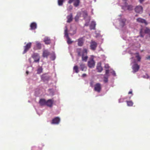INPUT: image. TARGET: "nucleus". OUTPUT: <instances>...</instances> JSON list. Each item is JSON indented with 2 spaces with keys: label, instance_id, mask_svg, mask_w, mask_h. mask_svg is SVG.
I'll use <instances>...</instances> for the list:
<instances>
[{
  "label": "nucleus",
  "instance_id": "f3484780",
  "mask_svg": "<svg viewBox=\"0 0 150 150\" xmlns=\"http://www.w3.org/2000/svg\"><path fill=\"white\" fill-rule=\"evenodd\" d=\"M67 23H69L71 22L73 19L72 13H71L67 17Z\"/></svg>",
  "mask_w": 150,
  "mask_h": 150
},
{
  "label": "nucleus",
  "instance_id": "393cba45",
  "mask_svg": "<svg viewBox=\"0 0 150 150\" xmlns=\"http://www.w3.org/2000/svg\"><path fill=\"white\" fill-rule=\"evenodd\" d=\"M64 0H58V4L59 6H62L63 5Z\"/></svg>",
  "mask_w": 150,
  "mask_h": 150
},
{
  "label": "nucleus",
  "instance_id": "f704fd0d",
  "mask_svg": "<svg viewBox=\"0 0 150 150\" xmlns=\"http://www.w3.org/2000/svg\"><path fill=\"white\" fill-rule=\"evenodd\" d=\"M80 17V16L78 15H77L75 18V20L76 21H77Z\"/></svg>",
  "mask_w": 150,
  "mask_h": 150
},
{
  "label": "nucleus",
  "instance_id": "20e7f679",
  "mask_svg": "<svg viewBox=\"0 0 150 150\" xmlns=\"http://www.w3.org/2000/svg\"><path fill=\"white\" fill-rule=\"evenodd\" d=\"M95 65V62L93 58L89 59L88 62V66L90 68L94 67Z\"/></svg>",
  "mask_w": 150,
  "mask_h": 150
},
{
  "label": "nucleus",
  "instance_id": "4be33fe9",
  "mask_svg": "<svg viewBox=\"0 0 150 150\" xmlns=\"http://www.w3.org/2000/svg\"><path fill=\"white\" fill-rule=\"evenodd\" d=\"M42 79L44 81H48L50 79V77L48 76L43 75L42 76Z\"/></svg>",
  "mask_w": 150,
  "mask_h": 150
},
{
  "label": "nucleus",
  "instance_id": "423d86ee",
  "mask_svg": "<svg viewBox=\"0 0 150 150\" xmlns=\"http://www.w3.org/2000/svg\"><path fill=\"white\" fill-rule=\"evenodd\" d=\"M32 45V43L30 42L27 43L26 45L24 46V50L23 54L26 53L27 51L30 48Z\"/></svg>",
  "mask_w": 150,
  "mask_h": 150
},
{
  "label": "nucleus",
  "instance_id": "c756f323",
  "mask_svg": "<svg viewBox=\"0 0 150 150\" xmlns=\"http://www.w3.org/2000/svg\"><path fill=\"white\" fill-rule=\"evenodd\" d=\"M88 16L87 12L86 11H83V17L85 19Z\"/></svg>",
  "mask_w": 150,
  "mask_h": 150
},
{
  "label": "nucleus",
  "instance_id": "aec40b11",
  "mask_svg": "<svg viewBox=\"0 0 150 150\" xmlns=\"http://www.w3.org/2000/svg\"><path fill=\"white\" fill-rule=\"evenodd\" d=\"M46 101L44 99H41L39 101L40 105H46Z\"/></svg>",
  "mask_w": 150,
  "mask_h": 150
},
{
  "label": "nucleus",
  "instance_id": "c03bdc74",
  "mask_svg": "<svg viewBox=\"0 0 150 150\" xmlns=\"http://www.w3.org/2000/svg\"><path fill=\"white\" fill-rule=\"evenodd\" d=\"M85 26H88V23H86L85 24Z\"/></svg>",
  "mask_w": 150,
  "mask_h": 150
},
{
  "label": "nucleus",
  "instance_id": "c9c22d12",
  "mask_svg": "<svg viewBox=\"0 0 150 150\" xmlns=\"http://www.w3.org/2000/svg\"><path fill=\"white\" fill-rule=\"evenodd\" d=\"M93 83H94V82L93 81H91V82L90 83V84L91 86V87H93Z\"/></svg>",
  "mask_w": 150,
  "mask_h": 150
},
{
  "label": "nucleus",
  "instance_id": "473e14b6",
  "mask_svg": "<svg viewBox=\"0 0 150 150\" xmlns=\"http://www.w3.org/2000/svg\"><path fill=\"white\" fill-rule=\"evenodd\" d=\"M126 22V20L125 19L122 20L121 21V25L122 27L124 26L125 25V23Z\"/></svg>",
  "mask_w": 150,
  "mask_h": 150
},
{
  "label": "nucleus",
  "instance_id": "7c9ffc66",
  "mask_svg": "<svg viewBox=\"0 0 150 150\" xmlns=\"http://www.w3.org/2000/svg\"><path fill=\"white\" fill-rule=\"evenodd\" d=\"M140 35L141 37H143L144 36V33H143V29L142 28L140 29Z\"/></svg>",
  "mask_w": 150,
  "mask_h": 150
},
{
  "label": "nucleus",
  "instance_id": "a19ab883",
  "mask_svg": "<svg viewBox=\"0 0 150 150\" xmlns=\"http://www.w3.org/2000/svg\"><path fill=\"white\" fill-rule=\"evenodd\" d=\"M42 71V69H40V68H39V69H38V72H41Z\"/></svg>",
  "mask_w": 150,
  "mask_h": 150
},
{
  "label": "nucleus",
  "instance_id": "f03ea898",
  "mask_svg": "<svg viewBox=\"0 0 150 150\" xmlns=\"http://www.w3.org/2000/svg\"><path fill=\"white\" fill-rule=\"evenodd\" d=\"M32 57L34 60V62H39L40 57L38 53H34L32 55Z\"/></svg>",
  "mask_w": 150,
  "mask_h": 150
},
{
  "label": "nucleus",
  "instance_id": "f8f14e48",
  "mask_svg": "<svg viewBox=\"0 0 150 150\" xmlns=\"http://www.w3.org/2000/svg\"><path fill=\"white\" fill-rule=\"evenodd\" d=\"M137 21L141 23H144L145 25L147 24V23L146 21L144 19L140 18H139L136 19Z\"/></svg>",
  "mask_w": 150,
  "mask_h": 150
},
{
  "label": "nucleus",
  "instance_id": "4c0bfd02",
  "mask_svg": "<svg viewBox=\"0 0 150 150\" xmlns=\"http://www.w3.org/2000/svg\"><path fill=\"white\" fill-rule=\"evenodd\" d=\"M104 67L105 68L108 69L109 68V66L107 64H105V66Z\"/></svg>",
  "mask_w": 150,
  "mask_h": 150
},
{
  "label": "nucleus",
  "instance_id": "09e8293b",
  "mask_svg": "<svg viewBox=\"0 0 150 150\" xmlns=\"http://www.w3.org/2000/svg\"><path fill=\"white\" fill-rule=\"evenodd\" d=\"M136 16H137V15H136Z\"/></svg>",
  "mask_w": 150,
  "mask_h": 150
},
{
  "label": "nucleus",
  "instance_id": "37998d69",
  "mask_svg": "<svg viewBox=\"0 0 150 150\" xmlns=\"http://www.w3.org/2000/svg\"><path fill=\"white\" fill-rule=\"evenodd\" d=\"M144 0H139V1L140 3H142Z\"/></svg>",
  "mask_w": 150,
  "mask_h": 150
},
{
  "label": "nucleus",
  "instance_id": "de8ad7c7",
  "mask_svg": "<svg viewBox=\"0 0 150 150\" xmlns=\"http://www.w3.org/2000/svg\"><path fill=\"white\" fill-rule=\"evenodd\" d=\"M26 73H27V74H28V71H26Z\"/></svg>",
  "mask_w": 150,
  "mask_h": 150
},
{
  "label": "nucleus",
  "instance_id": "72a5a7b5",
  "mask_svg": "<svg viewBox=\"0 0 150 150\" xmlns=\"http://www.w3.org/2000/svg\"><path fill=\"white\" fill-rule=\"evenodd\" d=\"M133 8V6L132 5H129L127 6V9L129 10H132Z\"/></svg>",
  "mask_w": 150,
  "mask_h": 150
},
{
  "label": "nucleus",
  "instance_id": "9d476101",
  "mask_svg": "<svg viewBox=\"0 0 150 150\" xmlns=\"http://www.w3.org/2000/svg\"><path fill=\"white\" fill-rule=\"evenodd\" d=\"M60 121V118L58 117H57L52 119L51 123L52 124H58L59 123Z\"/></svg>",
  "mask_w": 150,
  "mask_h": 150
},
{
  "label": "nucleus",
  "instance_id": "e433bc0d",
  "mask_svg": "<svg viewBox=\"0 0 150 150\" xmlns=\"http://www.w3.org/2000/svg\"><path fill=\"white\" fill-rule=\"evenodd\" d=\"M74 0H69L68 1V3L69 4H71L73 2H74Z\"/></svg>",
  "mask_w": 150,
  "mask_h": 150
},
{
  "label": "nucleus",
  "instance_id": "bb28decb",
  "mask_svg": "<svg viewBox=\"0 0 150 150\" xmlns=\"http://www.w3.org/2000/svg\"><path fill=\"white\" fill-rule=\"evenodd\" d=\"M66 29L64 31V34H65V36L66 37H68L69 36L68 33V30L67 28V26L65 27Z\"/></svg>",
  "mask_w": 150,
  "mask_h": 150
},
{
  "label": "nucleus",
  "instance_id": "6e6552de",
  "mask_svg": "<svg viewBox=\"0 0 150 150\" xmlns=\"http://www.w3.org/2000/svg\"><path fill=\"white\" fill-rule=\"evenodd\" d=\"M135 11L137 13H142L143 11V8L140 6H137L135 8Z\"/></svg>",
  "mask_w": 150,
  "mask_h": 150
},
{
  "label": "nucleus",
  "instance_id": "39448f33",
  "mask_svg": "<svg viewBox=\"0 0 150 150\" xmlns=\"http://www.w3.org/2000/svg\"><path fill=\"white\" fill-rule=\"evenodd\" d=\"M101 89V84L99 83H96L94 86V90L95 91L100 92Z\"/></svg>",
  "mask_w": 150,
  "mask_h": 150
},
{
  "label": "nucleus",
  "instance_id": "9b49d317",
  "mask_svg": "<svg viewBox=\"0 0 150 150\" xmlns=\"http://www.w3.org/2000/svg\"><path fill=\"white\" fill-rule=\"evenodd\" d=\"M54 100L52 99H49L46 102V105L50 107H51L53 105Z\"/></svg>",
  "mask_w": 150,
  "mask_h": 150
},
{
  "label": "nucleus",
  "instance_id": "2eb2a0df",
  "mask_svg": "<svg viewBox=\"0 0 150 150\" xmlns=\"http://www.w3.org/2000/svg\"><path fill=\"white\" fill-rule=\"evenodd\" d=\"M50 54V52L47 50H45L43 51L42 56L44 57H47Z\"/></svg>",
  "mask_w": 150,
  "mask_h": 150
},
{
  "label": "nucleus",
  "instance_id": "cd10ccee",
  "mask_svg": "<svg viewBox=\"0 0 150 150\" xmlns=\"http://www.w3.org/2000/svg\"><path fill=\"white\" fill-rule=\"evenodd\" d=\"M73 69L75 71L76 73H78L79 71L78 70V67L77 66H74L73 68Z\"/></svg>",
  "mask_w": 150,
  "mask_h": 150
},
{
  "label": "nucleus",
  "instance_id": "7ed1b4c3",
  "mask_svg": "<svg viewBox=\"0 0 150 150\" xmlns=\"http://www.w3.org/2000/svg\"><path fill=\"white\" fill-rule=\"evenodd\" d=\"M97 46V43L94 41H91L90 42V49L92 50H96Z\"/></svg>",
  "mask_w": 150,
  "mask_h": 150
},
{
  "label": "nucleus",
  "instance_id": "6ab92c4d",
  "mask_svg": "<svg viewBox=\"0 0 150 150\" xmlns=\"http://www.w3.org/2000/svg\"><path fill=\"white\" fill-rule=\"evenodd\" d=\"M80 3V0H74V2L73 5L75 7L79 6Z\"/></svg>",
  "mask_w": 150,
  "mask_h": 150
},
{
  "label": "nucleus",
  "instance_id": "c85d7f7f",
  "mask_svg": "<svg viewBox=\"0 0 150 150\" xmlns=\"http://www.w3.org/2000/svg\"><path fill=\"white\" fill-rule=\"evenodd\" d=\"M67 38V42L68 44H70L72 43L73 41H71L70 38L68 37H66Z\"/></svg>",
  "mask_w": 150,
  "mask_h": 150
},
{
  "label": "nucleus",
  "instance_id": "ddd939ff",
  "mask_svg": "<svg viewBox=\"0 0 150 150\" xmlns=\"http://www.w3.org/2000/svg\"><path fill=\"white\" fill-rule=\"evenodd\" d=\"M80 68L82 71H86L87 70V67L85 64L83 63L80 64Z\"/></svg>",
  "mask_w": 150,
  "mask_h": 150
},
{
  "label": "nucleus",
  "instance_id": "a211bd4d",
  "mask_svg": "<svg viewBox=\"0 0 150 150\" xmlns=\"http://www.w3.org/2000/svg\"><path fill=\"white\" fill-rule=\"evenodd\" d=\"M30 30H35L37 28V24L35 23H32L30 25Z\"/></svg>",
  "mask_w": 150,
  "mask_h": 150
},
{
  "label": "nucleus",
  "instance_id": "5701e85b",
  "mask_svg": "<svg viewBox=\"0 0 150 150\" xmlns=\"http://www.w3.org/2000/svg\"><path fill=\"white\" fill-rule=\"evenodd\" d=\"M144 33L146 34H148L150 37V29L147 28H146L144 30Z\"/></svg>",
  "mask_w": 150,
  "mask_h": 150
},
{
  "label": "nucleus",
  "instance_id": "49530a36",
  "mask_svg": "<svg viewBox=\"0 0 150 150\" xmlns=\"http://www.w3.org/2000/svg\"><path fill=\"white\" fill-rule=\"evenodd\" d=\"M146 59H150V56H149L147 57H146Z\"/></svg>",
  "mask_w": 150,
  "mask_h": 150
},
{
  "label": "nucleus",
  "instance_id": "1a4fd4ad",
  "mask_svg": "<svg viewBox=\"0 0 150 150\" xmlns=\"http://www.w3.org/2000/svg\"><path fill=\"white\" fill-rule=\"evenodd\" d=\"M139 66L137 64H134L132 67V69L133 72L134 73L137 71L139 69Z\"/></svg>",
  "mask_w": 150,
  "mask_h": 150
},
{
  "label": "nucleus",
  "instance_id": "0eeeda50",
  "mask_svg": "<svg viewBox=\"0 0 150 150\" xmlns=\"http://www.w3.org/2000/svg\"><path fill=\"white\" fill-rule=\"evenodd\" d=\"M84 40L83 38H81L78 39L77 41L78 42V45L80 47L83 46L84 42Z\"/></svg>",
  "mask_w": 150,
  "mask_h": 150
},
{
  "label": "nucleus",
  "instance_id": "58836bf2",
  "mask_svg": "<svg viewBox=\"0 0 150 150\" xmlns=\"http://www.w3.org/2000/svg\"><path fill=\"white\" fill-rule=\"evenodd\" d=\"M104 81L105 83L107 82L108 81V79L107 78L105 77L104 79Z\"/></svg>",
  "mask_w": 150,
  "mask_h": 150
},
{
  "label": "nucleus",
  "instance_id": "4468645a",
  "mask_svg": "<svg viewBox=\"0 0 150 150\" xmlns=\"http://www.w3.org/2000/svg\"><path fill=\"white\" fill-rule=\"evenodd\" d=\"M43 41L45 44L46 45H49L51 43V40L50 38L48 37H45L44 38Z\"/></svg>",
  "mask_w": 150,
  "mask_h": 150
},
{
  "label": "nucleus",
  "instance_id": "ea45409f",
  "mask_svg": "<svg viewBox=\"0 0 150 150\" xmlns=\"http://www.w3.org/2000/svg\"><path fill=\"white\" fill-rule=\"evenodd\" d=\"M109 73V70L108 69H106L105 71V74H107Z\"/></svg>",
  "mask_w": 150,
  "mask_h": 150
},
{
  "label": "nucleus",
  "instance_id": "79ce46f5",
  "mask_svg": "<svg viewBox=\"0 0 150 150\" xmlns=\"http://www.w3.org/2000/svg\"><path fill=\"white\" fill-rule=\"evenodd\" d=\"M86 75L85 74H83L82 75V76L83 77H86Z\"/></svg>",
  "mask_w": 150,
  "mask_h": 150
},
{
  "label": "nucleus",
  "instance_id": "f257e3e1",
  "mask_svg": "<svg viewBox=\"0 0 150 150\" xmlns=\"http://www.w3.org/2000/svg\"><path fill=\"white\" fill-rule=\"evenodd\" d=\"M76 52L79 56H81L82 61L86 62L88 57L87 56V50L86 49L83 48L82 51L81 48H78L76 49Z\"/></svg>",
  "mask_w": 150,
  "mask_h": 150
},
{
  "label": "nucleus",
  "instance_id": "b1692460",
  "mask_svg": "<svg viewBox=\"0 0 150 150\" xmlns=\"http://www.w3.org/2000/svg\"><path fill=\"white\" fill-rule=\"evenodd\" d=\"M36 46L38 49H40L41 48V44L40 42H36Z\"/></svg>",
  "mask_w": 150,
  "mask_h": 150
},
{
  "label": "nucleus",
  "instance_id": "412c9836",
  "mask_svg": "<svg viewBox=\"0 0 150 150\" xmlns=\"http://www.w3.org/2000/svg\"><path fill=\"white\" fill-rule=\"evenodd\" d=\"M101 63L98 64L97 66L96 69L98 72H101L103 70V68L101 66Z\"/></svg>",
  "mask_w": 150,
  "mask_h": 150
},
{
  "label": "nucleus",
  "instance_id": "a878e982",
  "mask_svg": "<svg viewBox=\"0 0 150 150\" xmlns=\"http://www.w3.org/2000/svg\"><path fill=\"white\" fill-rule=\"evenodd\" d=\"M127 105L129 106H132L133 105V103L131 101H127Z\"/></svg>",
  "mask_w": 150,
  "mask_h": 150
},
{
  "label": "nucleus",
  "instance_id": "dca6fc26",
  "mask_svg": "<svg viewBox=\"0 0 150 150\" xmlns=\"http://www.w3.org/2000/svg\"><path fill=\"white\" fill-rule=\"evenodd\" d=\"M96 24L94 21H92L91 22V24L90 26V29L91 30H95L96 26Z\"/></svg>",
  "mask_w": 150,
  "mask_h": 150
},
{
  "label": "nucleus",
  "instance_id": "2f4dec72",
  "mask_svg": "<svg viewBox=\"0 0 150 150\" xmlns=\"http://www.w3.org/2000/svg\"><path fill=\"white\" fill-rule=\"evenodd\" d=\"M136 54H137V55L136 56V57L137 58L138 61L139 62L140 61L141 58L139 55L138 53H137Z\"/></svg>",
  "mask_w": 150,
  "mask_h": 150
},
{
  "label": "nucleus",
  "instance_id": "a18cd8bd",
  "mask_svg": "<svg viewBox=\"0 0 150 150\" xmlns=\"http://www.w3.org/2000/svg\"><path fill=\"white\" fill-rule=\"evenodd\" d=\"M132 94V91H129L128 92V94Z\"/></svg>",
  "mask_w": 150,
  "mask_h": 150
}]
</instances>
